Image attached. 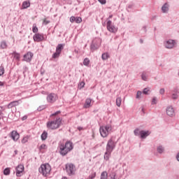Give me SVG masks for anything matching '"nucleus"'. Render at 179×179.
<instances>
[{
    "mask_svg": "<svg viewBox=\"0 0 179 179\" xmlns=\"http://www.w3.org/2000/svg\"><path fill=\"white\" fill-rule=\"evenodd\" d=\"M58 149L59 153L61 156H66L69 152H72V150H73V143L71 141H67L65 143L59 142Z\"/></svg>",
    "mask_w": 179,
    "mask_h": 179,
    "instance_id": "obj_1",
    "label": "nucleus"
},
{
    "mask_svg": "<svg viewBox=\"0 0 179 179\" xmlns=\"http://www.w3.org/2000/svg\"><path fill=\"white\" fill-rule=\"evenodd\" d=\"M58 149L59 153L61 156H66L69 152H72V150H73V143L71 141H67L65 143L59 142Z\"/></svg>",
    "mask_w": 179,
    "mask_h": 179,
    "instance_id": "obj_2",
    "label": "nucleus"
},
{
    "mask_svg": "<svg viewBox=\"0 0 179 179\" xmlns=\"http://www.w3.org/2000/svg\"><path fill=\"white\" fill-rule=\"evenodd\" d=\"M62 119L57 117L55 120L48 121L46 123V127L48 129H58L61 127Z\"/></svg>",
    "mask_w": 179,
    "mask_h": 179,
    "instance_id": "obj_3",
    "label": "nucleus"
},
{
    "mask_svg": "<svg viewBox=\"0 0 179 179\" xmlns=\"http://www.w3.org/2000/svg\"><path fill=\"white\" fill-rule=\"evenodd\" d=\"M99 132L102 138H107V136L110 135V133L113 132V127H111L110 124L101 126L99 128Z\"/></svg>",
    "mask_w": 179,
    "mask_h": 179,
    "instance_id": "obj_4",
    "label": "nucleus"
},
{
    "mask_svg": "<svg viewBox=\"0 0 179 179\" xmlns=\"http://www.w3.org/2000/svg\"><path fill=\"white\" fill-rule=\"evenodd\" d=\"M38 171L41 174H43L44 177H47L51 172V166L49 165V164H42L39 167Z\"/></svg>",
    "mask_w": 179,
    "mask_h": 179,
    "instance_id": "obj_5",
    "label": "nucleus"
},
{
    "mask_svg": "<svg viewBox=\"0 0 179 179\" xmlns=\"http://www.w3.org/2000/svg\"><path fill=\"white\" fill-rule=\"evenodd\" d=\"M100 45H101V39L100 38H95L93 39L90 45L91 51L93 52L94 51L99 50Z\"/></svg>",
    "mask_w": 179,
    "mask_h": 179,
    "instance_id": "obj_6",
    "label": "nucleus"
},
{
    "mask_svg": "<svg viewBox=\"0 0 179 179\" xmlns=\"http://www.w3.org/2000/svg\"><path fill=\"white\" fill-rule=\"evenodd\" d=\"M106 29L110 33H115L118 31V28L115 27L114 24H113V22L108 20L106 22Z\"/></svg>",
    "mask_w": 179,
    "mask_h": 179,
    "instance_id": "obj_7",
    "label": "nucleus"
},
{
    "mask_svg": "<svg viewBox=\"0 0 179 179\" xmlns=\"http://www.w3.org/2000/svg\"><path fill=\"white\" fill-rule=\"evenodd\" d=\"M114 149H115V142L113 141V138H110L108 141L106 150H108L109 152H113Z\"/></svg>",
    "mask_w": 179,
    "mask_h": 179,
    "instance_id": "obj_8",
    "label": "nucleus"
},
{
    "mask_svg": "<svg viewBox=\"0 0 179 179\" xmlns=\"http://www.w3.org/2000/svg\"><path fill=\"white\" fill-rule=\"evenodd\" d=\"M23 171H24V166L23 164H19L16 166L15 172L17 177H22L23 176Z\"/></svg>",
    "mask_w": 179,
    "mask_h": 179,
    "instance_id": "obj_9",
    "label": "nucleus"
},
{
    "mask_svg": "<svg viewBox=\"0 0 179 179\" xmlns=\"http://www.w3.org/2000/svg\"><path fill=\"white\" fill-rule=\"evenodd\" d=\"M66 170L69 176H73L75 174V165L69 164L66 166Z\"/></svg>",
    "mask_w": 179,
    "mask_h": 179,
    "instance_id": "obj_10",
    "label": "nucleus"
},
{
    "mask_svg": "<svg viewBox=\"0 0 179 179\" xmlns=\"http://www.w3.org/2000/svg\"><path fill=\"white\" fill-rule=\"evenodd\" d=\"M34 41L36 43H40L41 41H44V34L36 33L33 36Z\"/></svg>",
    "mask_w": 179,
    "mask_h": 179,
    "instance_id": "obj_11",
    "label": "nucleus"
},
{
    "mask_svg": "<svg viewBox=\"0 0 179 179\" xmlns=\"http://www.w3.org/2000/svg\"><path fill=\"white\" fill-rule=\"evenodd\" d=\"M34 54L31 52H27L24 55V59L23 61H25V62H31V59H33Z\"/></svg>",
    "mask_w": 179,
    "mask_h": 179,
    "instance_id": "obj_12",
    "label": "nucleus"
},
{
    "mask_svg": "<svg viewBox=\"0 0 179 179\" xmlns=\"http://www.w3.org/2000/svg\"><path fill=\"white\" fill-rule=\"evenodd\" d=\"M48 103H55L57 101V94L51 93L47 96Z\"/></svg>",
    "mask_w": 179,
    "mask_h": 179,
    "instance_id": "obj_13",
    "label": "nucleus"
},
{
    "mask_svg": "<svg viewBox=\"0 0 179 179\" xmlns=\"http://www.w3.org/2000/svg\"><path fill=\"white\" fill-rule=\"evenodd\" d=\"M10 138L14 141V142H16L19 138H20V135H19V133L16 131H13L10 134Z\"/></svg>",
    "mask_w": 179,
    "mask_h": 179,
    "instance_id": "obj_14",
    "label": "nucleus"
},
{
    "mask_svg": "<svg viewBox=\"0 0 179 179\" xmlns=\"http://www.w3.org/2000/svg\"><path fill=\"white\" fill-rule=\"evenodd\" d=\"M164 45L166 48H174L176 46V41L174 40H169L165 42Z\"/></svg>",
    "mask_w": 179,
    "mask_h": 179,
    "instance_id": "obj_15",
    "label": "nucleus"
},
{
    "mask_svg": "<svg viewBox=\"0 0 179 179\" xmlns=\"http://www.w3.org/2000/svg\"><path fill=\"white\" fill-rule=\"evenodd\" d=\"M70 22H71V23H74V22H75L76 23H78V24L82 23V17H80L71 16V17H70Z\"/></svg>",
    "mask_w": 179,
    "mask_h": 179,
    "instance_id": "obj_16",
    "label": "nucleus"
},
{
    "mask_svg": "<svg viewBox=\"0 0 179 179\" xmlns=\"http://www.w3.org/2000/svg\"><path fill=\"white\" fill-rule=\"evenodd\" d=\"M111 153H113V151L106 150L103 155V159L106 160V162H108L110 160V157H111Z\"/></svg>",
    "mask_w": 179,
    "mask_h": 179,
    "instance_id": "obj_17",
    "label": "nucleus"
},
{
    "mask_svg": "<svg viewBox=\"0 0 179 179\" xmlns=\"http://www.w3.org/2000/svg\"><path fill=\"white\" fill-rule=\"evenodd\" d=\"M166 114L167 115H169V117H173L175 114L174 113V108H173V107L171 106H169L166 108Z\"/></svg>",
    "mask_w": 179,
    "mask_h": 179,
    "instance_id": "obj_18",
    "label": "nucleus"
},
{
    "mask_svg": "<svg viewBox=\"0 0 179 179\" xmlns=\"http://www.w3.org/2000/svg\"><path fill=\"white\" fill-rule=\"evenodd\" d=\"M92 107V99L87 98L85 100V103L84 104L85 108H90Z\"/></svg>",
    "mask_w": 179,
    "mask_h": 179,
    "instance_id": "obj_19",
    "label": "nucleus"
},
{
    "mask_svg": "<svg viewBox=\"0 0 179 179\" xmlns=\"http://www.w3.org/2000/svg\"><path fill=\"white\" fill-rule=\"evenodd\" d=\"M16 106H19V101H13L8 104V108H13V107H16Z\"/></svg>",
    "mask_w": 179,
    "mask_h": 179,
    "instance_id": "obj_20",
    "label": "nucleus"
},
{
    "mask_svg": "<svg viewBox=\"0 0 179 179\" xmlns=\"http://www.w3.org/2000/svg\"><path fill=\"white\" fill-rule=\"evenodd\" d=\"M64 47H65V44L59 43L56 47V51H57V52H60V54H61V52H62V50H64Z\"/></svg>",
    "mask_w": 179,
    "mask_h": 179,
    "instance_id": "obj_21",
    "label": "nucleus"
},
{
    "mask_svg": "<svg viewBox=\"0 0 179 179\" xmlns=\"http://www.w3.org/2000/svg\"><path fill=\"white\" fill-rule=\"evenodd\" d=\"M140 135H141V138H142L143 139H145L146 136H149V135H150V133L149 132V131H140Z\"/></svg>",
    "mask_w": 179,
    "mask_h": 179,
    "instance_id": "obj_22",
    "label": "nucleus"
},
{
    "mask_svg": "<svg viewBox=\"0 0 179 179\" xmlns=\"http://www.w3.org/2000/svg\"><path fill=\"white\" fill-rule=\"evenodd\" d=\"M162 10L163 13H167L169 12V4L166 3L162 7Z\"/></svg>",
    "mask_w": 179,
    "mask_h": 179,
    "instance_id": "obj_23",
    "label": "nucleus"
},
{
    "mask_svg": "<svg viewBox=\"0 0 179 179\" xmlns=\"http://www.w3.org/2000/svg\"><path fill=\"white\" fill-rule=\"evenodd\" d=\"M48 136V133L45 131H43L41 136V141H45V139H47Z\"/></svg>",
    "mask_w": 179,
    "mask_h": 179,
    "instance_id": "obj_24",
    "label": "nucleus"
},
{
    "mask_svg": "<svg viewBox=\"0 0 179 179\" xmlns=\"http://www.w3.org/2000/svg\"><path fill=\"white\" fill-rule=\"evenodd\" d=\"M0 48H1V50H5L8 48V44L6 43V41H2L0 44Z\"/></svg>",
    "mask_w": 179,
    "mask_h": 179,
    "instance_id": "obj_25",
    "label": "nucleus"
},
{
    "mask_svg": "<svg viewBox=\"0 0 179 179\" xmlns=\"http://www.w3.org/2000/svg\"><path fill=\"white\" fill-rule=\"evenodd\" d=\"M101 58H102L103 61H107V59H108V58H110V55L108 52H104L102 54Z\"/></svg>",
    "mask_w": 179,
    "mask_h": 179,
    "instance_id": "obj_26",
    "label": "nucleus"
},
{
    "mask_svg": "<svg viewBox=\"0 0 179 179\" xmlns=\"http://www.w3.org/2000/svg\"><path fill=\"white\" fill-rule=\"evenodd\" d=\"M30 7V2L28 1H24L22 3V8L23 9H27V8Z\"/></svg>",
    "mask_w": 179,
    "mask_h": 179,
    "instance_id": "obj_27",
    "label": "nucleus"
},
{
    "mask_svg": "<svg viewBox=\"0 0 179 179\" xmlns=\"http://www.w3.org/2000/svg\"><path fill=\"white\" fill-rule=\"evenodd\" d=\"M108 177V173H107V171H103L101 174V179H107Z\"/></svg>",
    "mask_w": 179,
    "mask_h": 179,
    "instance_id": "obj_28",
    "label": "nucleus"
},
{
    "mask_svg": "<svg viewBox=\"0 0 179 179\" xmlns=\"http://www.w3.org/2000/svg\"><path fill=\"white\" fill-rule=\"evenodd\" d=\"M14 58L16 59V61H20V54L14 52H13Z\"/></svg>",
    "mask_w": 179,
    "mask_h": 179,
    "instance_id": "obj_29",
    "label": "nucleus"
},
{
    "mask_svg": "<svg viewBox=\"0 0 179 179\" xmlns=\"http://www.w3.org/2000/svg\"><path fill=\"white\" fill-rule=\"evenodd\" d=\"M59 55H61V53L56 50V52L52 55V58H59Z\"/></svg>",
    "mask_w": 179,
    "mask_h": 179,
    "instance_id": "obj_30",
    "label": "nucleus"
},
{
    "mask_svg": "<svg viewBox=\"0 0 179 179\" xmlns=\"http://www.w3.org/2000/svg\"><path fill=\"white\" fill-rule=\"evenodd\" d=\"M3 174L4 176H9V174H10V169L9 168H6L3 170Z\"/></svg>",
    "mask_w": 179,
    "mask_h": 179,
    "instance_id": "obj_31",
    "label": "nucleus"
},
{
    "mask_svg": "<svg viewBox=\"0 0 179 179\" xmlns=\"http://www.w3.org/2000/svg\"><path fill=\"white\" fill-rule=\"evenodd\" d=\"M89 64H90V60L88 58H85L83 61V65L85 66H89Z\"/></svg>",
    "mask_w": 179,
    "mask_h": 179,
    "instance_id": "obj_32",
    "label": "nucleus"
},
{
    "mask_svg": "<svg viewBox=\"0 0 179 179\" xmlns=\"http://www.w3.org/2000/svg\"><path fill=\"white\" fill-rule=\"evenodd\" d=\"M121 101H122V99H121V97H117L116 99V105L117 106V107H120Z\"/></svg>",
    "mask_w": 179,
    "mask_h": 179,
    "instance_id": "obj_33",
    "label": "nucleus"
},
{
    "mask_svg": "<svg viewBox=\"0 0 179 179\" xmlns=\"http://www.w3.org/2000/svg\"><path fill=\"white\" fill-rule=\"evenodd\" d=\"M6 110V106H0V117H2V115H3V111H5Z\"/></svg>",
    "mask_w": 179,
    "mask_h": 179,
    "instance_id": "obj_34",
    "label": "nucleus"
},
{
    "mask_svg": "<svg viewBox=\"0 0 179 179\" xmlns=\"http://www.w3.org/2000/svg\"><path fill=\"white\" fill-rule=\"evenodd\" d=\"M150 87L145 88L143 91V94H150Z\"/></svg>",
    "mask_w": 179,
    "mask_h": 179,
    "instance_id": "obj_35",
    "label": "nucleus"
},
{
    "mask_svg": "<svg viewBox=\"0 0 179 179\" xmlns=\"http://www.w3.org/2000/svg\"><path fill=\"white\" fill-rule=\"evenodd\" d=\"M136 97V99H138V100H139L140 99H141V98H142V92L138 91Z\"/></svg>",
    "mask_w": 179,
    "mask_h": 179,
    "instance_id": "obj_36",
    "label": "nucleus"
},
{
    "mask_svg": "<svg viewBox=\"0 0 179 179\" xmlns=\"http://www.w3.org/2000/svg\"><path fill=\"white\" fill-rule=\"evenodd\" d=\"M28 141H29V136H27L22 139V143H26L28 142Z\"/></svg>",
    "mask_w": 179,
    "mask_h": 179,
    "instance_id": "obj_37",
    "label": "nucleus"
},
{
    "mask_svg": "<svg viewBox=\"0 0 179 179\" xmlns=\"http://www.w3.org/2000/svg\"><path fill=\"white\" fill-rule=\"evenodd\" d=\"M5 73V68L0 66V76H2Z\"/></svg>",
    "mask_w": 179,
    "mask_h": 179,
    "instance_id": "obj_38",
    "label": "nucleus"
},
{
    "mask_svg": "<svg viewBox=\"0 0 179 179\" xmlns=\"http://www.w3.org/2000/svg\"><path fill=\"white\" fill-rule=\"evenodd\" d=\"M32 31L33 33H37L38 31V28L36 25H33Z\"/></svg>",
    "mask_w": 179,
    "mask_h": 179,
    "instance_id": "obj_39",
    "label": "nucleus"
},
{
    "mask_svg": "<svg viewBox=\"0 0 179 179\" xmlns=\"http://www.w3.org/2000/svg\"><path fill=\"white\" fill-rule=\"evenodd\" d=\"M141 78L143 80H148V76H146V73L143 72L142 73Z\"/></svg>",
    "mask_w": 179,
    "mask_h": 179,
    "instance_id": "obj_40",
    "label": "nucleus"
},
{
    "mask_svg": "<svg viewBox=\"0 0 179 179\" xmlns=\"http://www.w3.org/2000/svg\"><path fill=\"white\" fill-rule=\"evenodd\" d=\"M157 151L159 153H163V152H164V148H163L162 146H159L157 148Z\"/></svg>",
    "mask_w": 179,
    "mask_h": 179,
    "instance_id": "obj_41",
    "label": "nucleus"
},
{
    "mask_svg": "<svg viewBox=\"0 0 179 179\" xmlns=\"http://www.w3.org/2000/svg\"><path fill=\"white\" fill-rule=\"evenodd\" d=\"M40 150H43L45 149H47V145L45 144H42L40 147H39Z\"/></svg>",
    "mask_w": 179,
    "mask_h": 179,
    "instance_id": "obj_42",
    "label": "nucleus"
},
{
    "mask_svg": "<svg viewBox=\"0 0 179 179\" xmlns=\"http://www.w3.org/2000/svg\"><path fill=\"white\" fill-rule=\"evenodd\" d=\"M98 1L101 4V5H106L107 3L106 0H98Z\"/></svg>",
    "mask_w": 179,
    "mask_h": 179,
    "instance_id": "obj_43",
    "label": "nucleus"
},
{
    "mask_svg": "<svg viewBox=\"0 0 179 179\" xmlns=\"http://www.w3.org/2000/svg\"><path fill=\"white\" fill-rule=\"evenodd\" d=\"M79 87H80V89H83V87H85V82H81V83H80V84H79Z\"/></svg>",
    "mask_w": 179,
    "mask_h": 179,
    "instance_id": "obj_44",
    "label": "nucleus"
},
{
    "mask_svg": "<svg viewBox=\"0 0 179 179\" xmlns=\"http://www.w3.org/2000/svg\"><path fill=\"white\" fill-rule=\"evenodd\" d=\"M61 113V111L59 110H57V112H55V113H52L51 115V117H53V115H58V114H60Z\"/></svg>",
    "mask_w": 179,
    "mask_h": 179,
    "instance_id": "obj_45",
    "label": "nucleus"
},
{
    "mask_svg": "<svg viewBox=\"0 0 179 179\" xmlns=\"http://www.w3.org/2000/svg\"><path fill=\"white\" fill-rule=\"evenodd\" d=\"M95 177H96V173L89 176V178L90 179H94Z\"/></svg>",
    "mask_w": 179,
    "mask_h": 179,
    "instance_id": "obj_46",
    "label": "nucleus"
},
{
    "mask_svg": "<svg viewBox=\"0 0 179 179\" xmlns=\"http://www.w3.org/2000/svg\"><path fill=\"white\" fill-rule=\"evenodd\" d=\"M178 97V95H177V94H172V99H173V100H176V99H177Z\"/></svg>",
    "mask_w": 179,
    "mask_h": 179,
    "instance_id": "obj_47",
    "label": "nucleus"
},
{
    "mask_svg": "<svg viewBox=\"0 0 179 179\" xmlns=\"http://www.w3.org/2000/svg\"><path fill=\"white\" fill-rule=\"evenodd\" d=\"M48 23H50V21H49V20H45L43 21V24L47 25V24H48Z\"/></svg>",
    "mask_w": 179,
    "mask_h": 179,
    "instance_id": "obj_48",
    "label": "nucleus"
},
{
    "mask_svg": "<svg viewBox=\"0 0 179 179\" xmlns=\"http://www.w3.org/2000/svg\"><path fill=\"white\" fill-rule=\"evenodd\" d=\"M156 103H157L156 98H153L152 101V104H156Z\"/></svg>",
    "mask_w": 179,
    "mask_h": 179,
    "instance_id": "obj_49",
    "label": "nucleus"
},
{
    "mask_svg": "<svg viewBox=\"0 0 179 179\" xmlns=\"http://www.w3.org/2000/svg\"><path fill=\"white\" fill-rule=\"evenodd\" d=\"M159 93H160V94H164V89H161L159 90Z\"/></svg>",
    "mask_w": 179,
    "mask_h": 179,
    "instance_id": "obj_50",
    "label": "nucleus"
},
{
    "mask_svg": "<svg viewBox=\"0 0 179 179\" xmlns=\"http://www.w3.org/2000/svg\"><path fill=\"white\" fill-rule=\"evenodd\" d=\"M45 107L44 106H40L39 108H38V111H41V110H44Z\"/></svg>",
    "mask_w": 179,
    "mask_h": 179,
    "instance_id": "obj_51",
    "label": "nucleus"
},
{
    "mask_svg": "<svg viewBox=\"0 0 179 179\" xmlns=\"http://www.w3.org/2000/svg\"><path fill=\"white\" fill-rule=\"evenodd\" d=\"M22 120V121H24V120H27V116H23Z\"/></svg>",
    "mask_w": 179,
    "mask_h": 179,
    "instance_id": "obj_52",
    "label": "nucleus"
},
{
    "mask_svg": "<svg viewBox=\"0 0 179 179\" xmlns=\"http://www.w3.org/2000/svg\"><path fill=\"white\" fill-rule=\"evenodd\" d=\"M78 131H82V129H83V127H78Z\"/></svg>",
    "mask_w": 179,
    "mask_h": 179,
    "instance_id": "obj_53",
    "label": "nucleus"
},
{
    "mask_svg": "<svg viewBox=\"0 0 179 179\" xmlns=\"http://www.w3.org/2000/svg\"><path fill=\"white\" fill-rule=\"evenodd\" d=\"M0 86H3V83H2L1 81H0Z\"/></svg>",
    "mask_w": 179,
    "mask_h": 179,
    "instance_id": "obj_54",
    "label": "nucleus"
},
{
    "mask_svg": "<svg viewBox=\"0 0 179 179\" xmlns=\"http://www.w3.org/2000/svg\"><path fill=\"white\" fill-rule=\"evenodd\" d=\"M111 18H113V15H109V17H108V19H111Z\"/></svg>",
    "mask_w": 179,
    "mask_h": 179,
    "instance_id": "obj_55",
    "label": "nucleus"
},
{
    "mask_svg": "<svg viewBox=\"0 0 179 179\" xmlns=\"http://www.w3.org/2000/svg\"><path fill=\"white\" fill-rule=\"evenodd\" d=\"M112 179H115V175H113V176L111 177Z\"/></svg>",
    "mask_w": 179,
    "mask_h": 179,
    "instance_id": "obj_56",
    "label": "nucleus"
},
{
    "mask_svg": "<svg viewBox=\"0 0 179 179\" xmlns=\"http://www.w3.org/2000/svg\"><path fill=\"white\" fill-rule=\"evenodd\" d=\"M62 179H68L66 177H63Z\"/></svg>",
    "mask_w": 179,
    "mask_h": 179,
    "instance_id": "obj_57",
    "label": "nucleus"
},
{
    "mask_svg": "<svg viewBox=\"0 0 179 179\" xmlns=\"http://www.w3.org/2000/svg\"><path fill=\"white\" fill-rule=\"evenodd\" d=\"M15 155H17V150L15 151Z\"/></svg>",
    "mask_w": 179,
    "mask_h": 179,
    "instance_id": "obj_58",
    "label": "nucleus"
},
{
    "mask_svg": "<svg viewBox=\"0 0 179 179\" xmlns=\"http://www.w3.org/2000/svg\"><path fill=\"white\" fill-rule=\"evenodd\" d=\"M141 111H143V113H145V112L143 111V108H141Z\"/></svg>",
    "mask_w": 179,
    "mask_h": 179,
    "instance_id": "obj_59",
    "label": "nucleus"
},
{
    "mask_svg": "<svg viewBox=\"0 0 179 179\" xmlns=\"http://www.w3.org/2000/svg\"><path fill=\"white\" fill-rule=\"evenodd\" d=\"M103 26H106V22L103 23Z\"/></svg>",
    "mask_w": 179,
    "mask_h": 179,
    "instance_id": "obj_60",
    "label": "nucleus"
},
{
    "mask_svg": "<svg viewBox=\"0 0 179 179\" xmlns=\"http://www.w3.org/2000/svg\"><path fill=\"white\" fill-rule=\"evenodd\" d=\"M134 133L135 134V130H134Z\"/></svg>",
    "mask_w": 179,
    "mask_h": 179,
    "instance_id": "obj_61",
    "label": "nucleus"
}]
</instances>
